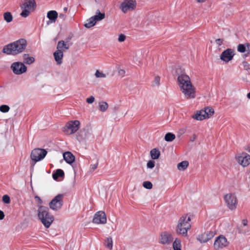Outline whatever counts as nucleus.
<instances>
[{"label": "nucleus", "instance_id": "nucleus-29", "mask_svg": "<svg viewBox=\"0 0 250 250\" xmlns=\"http://www.w3.org/2000/svg\"><path fill=\"white\" fill-rule=\"evenodd\" d=\"M203 110L205 112H206L205 115H206L207 118H209L214 113V109L211 107H209V106L206 107Z\"/></svg>", "mask_w": 250, "mask_h": 250}, {"label": "nucleus", "instance_id": "nucleus-17", "mask_svg": "<svg viewBox=\"0 0 250 250\" xmlns=\"http://www.w3.org/2000/svg\"><path fill=\"white\" fill-rule=\"evenodd\" d=\"M213 245L215 249H222L228 245L227 240L224 236L220 235L216 238Z\"/></svg>", "mask_w": 250, "mask_h": 250}, {"label": "nucleus", "instance_id": "nucleus-32", "mask_svg": "<svg viewBox=\"0 0 250 250\" xmlns=\"http://www.w3.org/2000/svg\"><path fill=\"white\" fill-rule=\"evenodd\" d=\"M3 18L4 20L8 23L11 22L13 20V16L10 12L4 13Z\"/></svg>", "mask_w": 250, "mask_h": 250}, {"label": "nucleus", "instance_id": "nucleus-16", "mask_svg": "<svg viewBox=\"0 0 250 250\" xmlns=\"http://www.w3.org/2000/svg\"><path fill=\"white\" fill-rule=\"evenodd\" d=\"M234 55V53L233 50L228 48L221 53L220 57L221 60L228 62L233 59Z\"/></svg>", "mask_w": 250, "mask_h": 250}, {"label": "nucleus", "instance_id": "nucleus-1", "mask_svg": "<svg viewBox=\"0 0 250 250\" xmlns=\"http://www.w3.org/2000/svg\"><path fill=\"white\" fill-rule=\"evenodd\" d=\"M26 45V40L21 39L4 46L2 52L8 55H15L22 52L25 49Z\"/></svg>", "mask_w": 250, "mask_h": 250}, {"label": "nucleus", "instance_id": "nucleus-36", "mask_svg": "<svg viewBox=\"0 0 250 250\" xmlns=\"http://www.w3.org/2000/svg\"><path fill=\"white\" fill-rule=\"evenodd\" d=\"M105 246L106 248L110 250L112 249L113 247V241L111 237H107L105 241Z\"/></svg>", "mask_w": 250, "mask_h": 250}, {"label": "nucleus", "instance_id": "nucleus-28", "mask_svg": "<svg viewBox=\"0 0 250 250\" xmlns=\"http://www.w3.org/2000/svg\"><path fill=\"white\" fill-rule=\"evenodd\" d=\"M23 59L24 63L28 64L32 63L35 61L34 58L30 57L27 54H24L23 55Z\"/></svg>", "mask_w": 250, "mask_h": 250}, {"label": "nucleus", "instance_id": "nucleus-23", "mask_svg": "<svg viewBox=\"0 0 250 250\" xmlns=\"http://www.w3.org/2000/svg\"><path fill=\"white\" fill-rule=\"evenodd\" d=\"M68 48L69 46L67 45L63 41H61L58 42L57 50H60V51L63 53L65 50L68 49Z\"/></svg>", "mask_w": 250, "mask_h": 250}, {"label": "nucleus", "instance_id": "nucleus-21", "mask_svg": "<svg viewBox=\"0 0 250 250\" xmlns=\"http://www.w3.org/2000/svg\"><path fill=\"white\" fill-rule=\"evenodd\" d=\"M47 17L51 21V22L54 23L58 17V14L56 11L51 10L47 12Z\"/></svg>", "mask_w": 250, "mask_h": 250}, {"label": "nucleus", "instance_id": "nucleus-34", "mask_svg": "<svg viewBox=\"0 0 250 250\" xmlns=\"http://www.w3.org/2000/svg\"><path fill=\"white\" fill-rule=\"evenodd\" d=\"M175 138V135L170 132L167 133L165 136V140L167 142H172Z\"/></svg>", "mask_w": 250, "mask_h": 250}, {"label": "nucleus", "instance_id": "nucleus-56", "mask_svg": "<svg viewBox=\"0 0 250 250\" xmlns=\"http://www.w3.org/2000/svg\"><path fill=\"white\" fill-rule=\"evenodd\" d=\"M63 11H64V12L65 13H66V12H67V7H64V8H63Z\"/></svg>", "mask_w": 250, "mask_h": 250}, {"label": "nucleus", "instance_id": "nucleus-58", "mask_svg": "<svg viewBox=\"0 0 250 250\" xmlns=\"http://www.w3.org/2000/svg\"><path fill=\"white\" fill-rule=\"evenodd\" d=\"M249 152H250V146H248V148L246 149Z\"/></svg>", "mask_w": 250, "mask_h": 250}, {"label": "nucleus", "instance_id": "nucleus-10", "mask_svg": "<svg viewBox=\"0 0 250 250\" xmlns=\"http://www.w3.org/2000/svg\"><path fill=\"white\" fill-rule=\"evenodd\" d=\"M224 200L229 209L234 210L236 208L238 201L236 196L234 194H226L224 197Z\"/></svg>", "mask_w": 250, "mask_h": 250}, {"label": "nucleus", "instance_id": "nucleus-27", "mask_svg": "<svg viewBox=\"0 0 250 250\" xmlns=\"http://www.w3.org/2000/svg\"><path fill=\"white\" fill-rule=\"evenodd\" d=\"M151 158L153 160L157 159L160 155V151L157 148H153L150 151Z\"/></svg>", "mask_w": 250, "mask_h": 250}, {"label": "nucleus", "instance_id": "nucleus-39", "mask_svg": "<svg viewBox=\"0 0 250 250\" xmlns=\"http://www.w3.org/2000/svg\"><path fill=\"white\" fill-rule=\"evenodd\" d=\"M95 76L96 78H105L106 77L105 74L98 70H96Z\"/></svg>", "mask_w": 250, "mask_h": 250}, {"label": "nucleus", "instance_id": "nucleus-15", "mask_svg": "<svg viewBox=\"0 0 250 250\" xmlns=\"http://www.w3.org/2000/svg\"><path fill=\"white\" fill-rule=\"evenodd\" d=\"M106 220L104 212L99 211L95 214L92 222L95 224H105Z\"/></svg>", "mask_w": 250, "mask_h": 250}, {"label": "nucleus", "instance_id": "nucleus-49", "mask_svg": "<svg viewBox=\"0 0 250 250\" xmlns=\"http://www.w3.org/2000/svg\"><path fill=\"white\" fill-rule=\"evenodd\" d=\"M35 198L36 201H37L38 204L41 205L42 204V200L40 197L36 196H35Z\"/></svg>", "mask_w": 250, "mask_h": 250}, {"label": "nucleus", "instance_id": "nucleus-43", "mask_svg": "<svg viewBox=\"0 0 250 250\" xmlns=\"http://www.w3.org/2000/svg\"><path fill=\"white\" fill-rule=\"evenodd\" d=\"M155 166V162L153 161L150 160L147 163V167L149 168H152Z\"/></svg>", "mask_w": 250, "mask_h": 250}, {"label": "nucleus", "instance_id": "nucleus-20", "mask_svg": "<svg viewBox=\"0 0 250 250\" xmlns=\"http://www.w3.org/2000/svg\"><path fill=\"white\" fill-rule=\"evenodd\" d=\"M63 157L65 162L69 164L73 163L75 159V156L69 151L63 153Z\"/></svg>", "mask_w": 250, "mask_h": 250}, {"label": "nucleus", "instance_id": "nucleus-14", "mask_svg": "<svg viewBox=\"0 0 250 250\" xmlns=\"http://www.w3.org/2000/svg\"><path fill=\"white\" fill-rule=\"evenodd\" d=\"M214 231H209L198 235L197 239L201 243L207 242L215 235Z\"/></svg>", "mask_w": 250, "mask_h": 250}, {"label": "nucleus", "instance_id": "nucleus-47", "mask_svg": "<svg viewBox=\"0 0 250 250\" xmlns=\"http://www.w3.org/2000/svg\"><path fill=\"white\" fill-rule=\"evenodd\" d=\"M118 74H119V77H123L125 76V71L124 70H123V69H120L119 71H118Z\"/></svg>", "mask_w": 250, "mask_h": 250}, {"label": "nucleus", "instance_id": "nucleus-11", "mask_svg": "<svg viewBox=\"0 0 250 250\" xmlns=\"http://www.w3.org/2000/svg\"><path fill=\"white\" fill-rule=\"evenodd\" d=\"M172 73L175 77L177 78H190L192 77L187 75L184 70L179 65H175L172 67Z\"/></svg>", "mask_w": 250, "mask_h": 250}, {"label": "nucleus", "instance_id": "nucleus-45", "mask_svg": "<svg viewBox=\"0 0 250 250\" xmlns=\"http://www.w3.org/2000/svg\"><path fill=\"white\" fill-rule=\"evenodd\" d=\"M95 98L93 96H91L90 97L86 99V102L88 104H92L94 102Z\"/></svg>", "mask_w": 250, "mask_h": 250}, {"label": "nucleus", "instance_id": "nucleus-48", "mask_svg": "<svg viewBox=\"0 0 250 250\" xmlns=\"http://www.w3.org/2000/svg\"><path fill=\"white\" fill-rule=\"evenodd\" d=\"M223 40L221 39H218L215 40V42H216V44L218 45V46L221 45L223 43Z\"/></svg>", "mask_w": 250, "mask_h": 250}, {"label": "nucleus", "instance_id": "nucleus-8", "mask_svg": "<svg viewBox=\"0 0 250 250\" xmlns=\"http://www.w3.org/2000/svg\"><path fill=\"white\" fill-rule=\"evenodd\" d=\"M63 194H59L56 195L49 203V207L53 210H59L63 205Z\"/></svg>", "mask_w": 250, "mask_h": 250}, {"label": "nucleus", "instance_id": "nucleus-26", "mask_svg": "<svg viewBox=\"0 0 250 250\" xmlns=\"http://www.w3.org/2000/svg\"><path fill=\"white\" fill-rule=\"evenodd\" d=\"M64 176V173L61 169H58L55 172L52 174L53 178L55 180H57L59 177H63Z\"/></svg>", "mask_w": 250, "mask_h": 250}, {"label": "nucleus", "instance_id": "nucleus-30", "mask_svg": "<svg viewBox=\"0 0 250 250\" xmlns=\"http://www.w3.org/2000/svg\"><path fill=\"white\" fill-rule=\"evenodd\" d=\"M189 163L187 161H183L177 165V168L179 170H185L188 167V166Z\"/></svg>", "mask_w": 250, "mask_h": 250}, {"label": "nucleus", "instance_id": "nucleus-18", "mask_svg": "<svg viewBox=\"0 0 250 250\" xmlns=\"http://www.w3.org/2000/svg\"><path fill=\"white\" fill-rule=\"evenodd\" d=\"M172 236L166 232L161 234L160 243L163 244H169L173 241Z\"/></svg>", "mask_w": 250, "mask_h": 250}, {"label": "nucleus", "instance_id": "nucleus-41", "mask_svg": "<svg viewBox=\"0 0 250 250\" xmlns=\"http://www.w3.org/2000/svg\"><path fill=\"white\" fill-rule=\"evenodd\" d=\"M2 201L5 204H9L10 203V198L8 195H4L2 199Z\"/></svg>", "mask_w": 250, "mask_h": 250}, {"label": "nucleus", "instance_id": "nucleus-53", "mask_svg": "<svg viewBox=\"0 0 250 250\" xmlns=\"http://www.w3.org/2000/svg\"><path fill=\"white\" fill-rule=\"evenodd\" d=\"M196 135L194 134L190 139L191 142H194L196 139Z\"/></svg>", "mask_w": 250, "mask_h": 250}, {"label": "nucleus", "instance_id": "nucleus-9", "mask_svg": "<svg viewBox=\"0 0 250 250\" xmlns=\"http://www.w3.org/2000/svg\"><path fill=\"white\" fill-rule=\"evenodd\" d=\"M136 0H124L121 4L120 8L124 13L127 11H132L136 8Z\"/></svg>", "mask_w": 250, "mask_h": 250}, {"label": "nucleus", "instance_id": "nucleus-59", "mask_svg": "<svg viewBox=\"0 0 250 250\" xmlns=\"http://www.w3.org/2000/svg\"><path fill=\"white\" fill-rule=\"evenodd\" d=\"M240 232H241L242 233H246V232H247L248 231H246V230H240Z\"/></svg>", "mask_w": 250, "mask_h": 250}, {"label": "nucleus", "instance_id": "nucleus-55", "mask_svg": "<svg viewBox=\"0 0 250 250\" xmlns=\"http://www.w3.org/2000/svg\"><path fill=\"white\" fill-rule=\"evenodd\" d=\"M198 2H203L206 1L207 0H196Z\"/></svg>", "mask_w": 250, "mask_h": 250}, {"label": "nucleus", "instance_id": "nucleus-12", "mask_svg": "<svg viewBox=\"0 0 250 250\" xmlns=\"http://www.w3.org/2000/svg\"><path fill=\"white\" fill-rule=\"evenodd\" d=\"M236 158L238 163L243 167H247L250 164V156L245 152L239 154Z\"/></svg>", "mask_w": 250, "mask_h": 250}, {"label": "nucleus", "instance_id": "nucleus-52", "mask_svg": "<svg viewBox=\"0 0 250 250\" xmlns=\"http://www.w3.org/2000/svg\"><path fill=\"white\" fill-rule=\"evenodd\" d=\"M4 217V212L0 210V220H2Z\"/></svg>", "mask_w": 250, "mask_h": 250}, {"label": "nucleus", "instance_id": "nucleus-25", "mask_svg": "<svg viewBox=\"0 0 250 250\" xmlns=\"http://www.w3.org/2000/svg\"><path fill=\"white\" fill-rule=\"evenodd\" d=\"M96 23L97 21L103 20L105 18L104 13H101L99 10H97L96 12V15L92 17Z\"/></svg>", "mask_w": 250, "mask_h": 250}, {"label": "nucleus", "instance_id": "nucleus-57", "mask_svg": "<svg viewBox=\"0 0 250 250\" xmlns=\"http://www.w3.org/2000/svg\"><path fill=\"white\" fill-rule=\"evenodd\" d=\"M247 98L249 99H250V92L247 94Z\"/></svg>", "mask_w": 250, "mask_h": 250}, {"label": "nucleus", "instance_id": "nucleus-50", "mask_svg": "<svg viewBox=\"0 0 250 250\" xmlns=\"http://www.w3.org/2000/svg\"><path fill=\"white\" fill-rule=\"evenodd\" d=\"M59 17L63 21H64L66 18V16L63 13H60L59 15Z\"/></svg>", "mask_w": 250, "mask_h": 250}, {"label": "nucleus", "instance_id": "nucleus-44", "mask_svg": "<svg viewBox=\"0 0 250 250\" xmlns=\"http://www.w3.org/2000/svg\"><path fill=\"white\" fill-rule=\"evenodd\" d=\"M125 36L123 34H121L119 35L118 40L119 42H123L125 41Z\"/></svg>", "mask_w": 250, "mask_h": 250}, {"label": "nucleus", "instance_id": "nucleus-40", "mask_svg": "<svg viewBox=\"0 0 250 250\" xmlns=\"http://www.w3.org/2000/svg\"><path fill=\"white\" fill-rule=\"evenodd\" d=\"M238 52L244 53L246 51V47L244 44H239L237 47Z\"/></svg>", "mask_w": 250, "mask_h": 250}, {"label": "nucleus", "instance_id": "nucleus-6", "mask_svg": "<svg viewBox=\"0 0 250 250\" xmlns=\"http://www.w3.org/2000/svg\"><path fill=\"white\" fill-rule=\"evenodd\" d=\"M47 153V151L44 149L35 148L32 151L30 158L34 163L35 164L36 162L43 159Z\"/></svg>", "mask_w": 250, "mask_h": 250}, {"label": "nucleus", "instance_id": "nucleus-42", "mask_svg": "<svg viewBox=\"0 0 250 250\" xmlns=\"http://www.w3.org/2000/svg\"><path fill=\"white\" fill-rule=\"evenodd\" d=\"M160 85V79H154L151 82V86L153 87L158 86Z\"/></svg>", "mask_w": 250, "mask_h": 250}, {"label": "nucleus", "instance_id": "nucleus-54", "mask_svg": "<svg viewBox=\"0 0 250 250\" xmlns=\"http://www.w3.org/2000/svg\"><path fill=\"white\" fill-rule=\"evenodd\" d=\"M243 225L244 226H246L248 224V221L247 219H243L242 221Z\"/></svg>", "mask_w": 250, "mask_h": 250}, {"label": "nucleus", "instance_id": "nucleus-33", "mask_svg": "<svg viewBox=\"0 0 250 250\" xmlns=\"http://www.w3.org/2000/svg\"><path fill=\"white\" fill-rule=\"evenodd\" d=\"M99 106L101 111L104 112L107 109L108 105L106 102L102 101L99 102Z\"/></svg>", "mask_w": 250, "mask_h": 250}, {"label": "nucleus", "instance_id": "nucleus-3", "mask_svg": "<svg viewBox=\"0 0 250 250\" xmlns=\"http://www.w3.org/2000/svg\"><path fill=\"white\" fill-rule=\"evenodd\" d=\"M38 206V217L44 227L48 228L54 221V217L49 213L47 207L41 205Z\"/></svg>", "mask_w": 250, "mask_h": 250}, {"label": "nucleus", "instance_id": "nucleus-38", "mask_svg": "<svg viewBox=\"0 0 250 250\" xmlns=\"http://www.w3.org/2000/svg\"><path fill=\"white\" fill-rule=\"evenodd\" d=\"M143 186L148 189H151L152 188V184L149 181H145L143 183Z\"/></svg>", "mask_w": 250, "mask_h": 250}, {"label": "nucleus", "instance_id": "nucleus-31", "mask_svg": "<svg viewBox=\"0 0 250 250\" xmlns=\"http://www.w3.org/2000/svg\"><path fill=\"white\" fill-rule=\"evenodd\" d=\"M96 24L95 21L93 20L91 17L89 19L87 20L86 22L84 23V26L86 28H89L94 26Z\"/></svg>", "mask_w": 250, "mask_h": 250}, {"label": "nucleus", "instance_id": "nucleus-4", "mask_svg": "<svg viewBox=\"0 0 250 250\" xmlns=\"http://www.w3.org/2000/svg\"><path fill=\"white\" fill-rule=\"evenodd\" d=\"M190 220L191 219L189 216L188 218L187 215L182 216L179 220L177 226V233L179 234L186 236L187 235L188 230L191 228Z\"/></svg>", "mask_w": 250, "mask_h": 250}, {"label": "nucleus", "instance_id": "nucleus-13", "mask_svg": "<svg viewBox=\"0 0 250 250\" xmlns=\"http://www.w3.org/2000/svg\"><path fill=\"white\" fill-rule=\"evenodd\" d=\"M11 68L16 74H21L25 72L27 70L25 65L21 62H14L11 65Z\"/></svg>", "mask_w": 250, "mask_h": 250}, {"label": "nucleus", "instance_id": "nucleus-22", "mask_svg": "<svg viewBox=\"0 0 250 250\" xmlns=\"http://www.w3.org/2000/svg\"><path fill=\"white\" fill-rule=\"evenodd\" d=\"M55 61L58 64L62 63V60L63 56V53L60 51V50H56L53 54Z\"/></svg>", "mask_w": 250, "mask_h": 250}, {"label": "nucleus", "instance_id": "nucleus-51", "mask_svg": "<svg viewBox=\"0 0 250 250\" xmlns=\"http://www.w3.org/2000/svg\"><path fill=\"white\" fill-rule=\"evenodd\" d=\"M98 163L97 162L94 165H91V168L93 170H94L95 169H96L97 167V166H98Z\"/></svg>", "mask_w": 250, "mask_h": 250}, {"label": "nucleus", "instance_id": "nucleus-35", "mask_svg": "<svg viewBox=\"0 0 250 250\" xmlns=\"http://www.w3.org/2000/svg\"><path fill=\"white\" fill-rule=\"evenodd\" d=\"M181 241L178 238H176L173 243V249L174 250H181Z\"/></svg>", "mask_w": 250, "mask_h": 250}, {"label": "nucleus", "instance_id": "nucleus-37", "mask_svg": "<svg viewBox=\"0 0 250 250\" xmlns=\"http://www.w3.org/2000/svg\"><path fill=\"white\" fill-rule=\"evenodd\" d=\"M10 110V107L8 105L3 104L0 106V111L3 113L8 112Z\"/></svg>", "mask_w": 250, "mask_h": 250}, {"label": "nucleus", "instance_id": "nucleus-46", "mask_svg": "<svg viewBox=\"0 0 250 250\" xmlns=\"http://www.w3.org/2000/svg\"><path fill=\"white\" fill-rule=\"evenodd\" d=\"M243 66L244 69H245V70H248L250 69L249 64L246 62H243Z\"/></svg>", "mask_w": 250, "mask_h": 250}, {"label": "nucleus", "instance_id": "nucleus-5", "mask_svg": "<svg viewBox=\"0 0 250 250\" xmlns=\"http://www.w3.org/2000/svg\"><path fill=\"white\" fill-rule=\"evenodd\" d=\"M36 7L35 0H24L23 2L21 5V8L22 11L20 15L23 18L28 17L30 12L33 11Z\"/></svg>", "mask_w": 250, "mask_h": 250}, {"label": "nucleus", "instance_id": "nucleus-2", "mask_svg": "<svg viewBox=\"0 0 250 250\" xmlns=\"http://www.w3.org/2000/svg\"><path fill=\"white\" fill-rule=\"evenodd\" d=\"M177 82L185 97L189 99L195 97V88L190 79H177Z\"/></svg>", "mask_w": 250, "mask_h": 250}, {"label": "nucleus", "instance_id": "nucleus-24", "mask_svg": "<svg viewBox=\"0 0 250 250\" xmlns=\"http://www.w3.org/2000/svg\"><path fill=\"white\" fill-rule=\"evenodd\" d=\"M206 112H205L203 109L197 111L196 113L192 116V118L198 120L202 121L207 118L206 115H205Z\"/></svg>", "mask_w": 250, "mask_h": 250}, {"label": "nucleus", "instance_id": "nucleus-60", "mask_svg": "<svg viewBox=\"0 0 250 250\" xmlns=\"http://www.w3.org/2000/svg\"><path fill=\"white\" fill-rule=\"evenodd\" d=\"M95 2H96V3H98V0H95Z\"/></svg>", "mask_w": 250, "mask_h": 250}, {"label": "nucleus", "instance_id": "nucleus-7", "mask_svg": "<svg viewBox=\"0 0 250 250\" xmlns=\"http://www.w3.org/2000/svg\"><path fill=\"white\" fill-rule=\"evenodd\" d=\"M79 125L80 122L78 120L68 122L63 127V131L66 134H72L79 129Z\"/></svg>", "mask_w": 250, "mask_h": 250}, {"label": "nucleus", "instance_id": "nucleus-19", "mask_svg": "<svg viewBox=\"0 0 250 250\" xmlns=\"http://www.w3.org/2000/svg\"><path fill=\"white\" fill-rule=\"evenodd\" d=\"M91 134L88 130L85 129L81 130L79 132L77 136V139L79 142L83 141V140H87L90 137Z\"/></svg>", "mask_w": 250, "mask_h": 250}]
</instances>
